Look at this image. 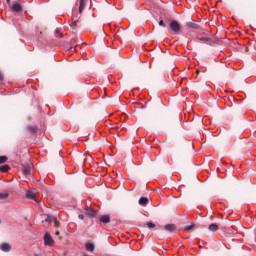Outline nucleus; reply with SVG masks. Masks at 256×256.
Instances as JSON below:
<instances>
[{
  "label": "nucleus",
  "mask_w": 256,
  "mask_h": 256,
  "mask_svg": "<svg viewBox=\"0 0 256 256\" xmlns=\"http://www.w3.org/2000/svg\"><path fill=\"white\" fill-rule=\"evenodd\" d=\"M170 33H172V35L181 33V25L176 20L170 22Z\"/></svg>",
  "instance_id": "nucleus-1"
},
{
  "label": "nucleus",
  "mask_w": 256,
  "mask_h": 256,
  "mask_svg": "<svg viewBox=\"0 0 256 256\" xmlns=\"http://www.w3.org/2000/svg\"><path fill=\"white\" fill-rule=\"evenodd\" d=\"M54 243H55V241L51 237V234L46 232L44 235V245H47L48 247H53Z\"/></svg>",
  "instance_id": "nucleus-2"
},
{
  "label": "nucleus",
  "mask_w": 256,
  "mask_h": 256,
  "mask_svg": "<svg viewBox=\"0 0 256 256\" xmlns=\"http://www.w3.org/2000/svg\"><path fill=\"white\" fill-rule=\"evenodd\" d=\"M45 221L46 223H54L56 227L59 224V222L57 221V217L50 214L46 215Z\"/></svg>",
  "instance_id": "nucleus-3"
},
{
  "label": "nucleus",
  "mask_w": 256,
  "mask_h": 256,
  "mask_svg": "<svg viewBox=\"0 0 256 256\" xmlns=\"http://www.w3.org/2000/svg\"><path fill=\"white\" fill-rule=\"evenodd\" d=\"M12 11L14 13H21L23 11V7H21V4L15 3L12 5Z\"/></svg>",
  "instance_id": "nucleus-4"
},
{
  "label": "nucleus",
  "mask_w": 256,
  "mask_h": 256,
  "mask_svg": "<svg viewBox=\"0 0 256 256\" xmlns=\"http://www.w3.org/2000/svg\"><path fill=\"white\" fill-rule=\"evenodd\" d=\"M99 221L101 223L107 224V223H111V218L109 217V215H102L100 216Z\"/></svg>",
  "instance_id": "nucleus-5"
},
{
  "label": "nucleus",
  "mask_w": 256,
  "mask_h": 256,
  "mask_svg": "<svg viewBox=\"0 0 256 256\" xmlns=\"http://www.w3.org/2000/svg\"><path fill=\"white\" fill-rule=\"evenodd\" d=\"M149 204V198L147 197H141L139 199V205H141L142 207H146V205Z\"/></svg>",
  "instance_id": "nucleus-6"
},
{
  "label": "nucleus",
  "mask_w": 256,
  "mask_h": 256,
  "mask_svg": "<svg viewBox=\"0 0 256 256\" xmlns=\"http://www.w3.org/2000/svg\"><path fill=\"white\" fill-rule=\"evenodd\" d=\"M23 175H31V165H26L22 169Z\"/></svg>",
  "instance_id": "nucleus-7"
},
{
  "label": "nucleus",
  "mask_w": 256,
  "mask_h": 256,
  "mask_svg": "<svg viewBox=\"0 0 256 256\" xmlns=\"http://www.w3.org/2000/svg\"><path fill=\"white\" fill-rule=\"evenodd\" d=\"M1 251H4L5 253L11 251V245L7 244V243H3L0 246Z\"/></svg>",
  "instance_id": "nucleus-8"
},
{
  "label": "nucleus",
  "mask_w": 256,
  "mask_h": 256,
  "mask_svg": "<svg viewBox=\"0 0 256 256\" xmlns=\"http://www.w3.org/2000/svg\"><path fill=\"white\" fill-rule=\"evenodd\" d=\"M86 250L93 253V251H95V244L91 242L86 243Z\"/></svg>",
  "instance_id": "nucleus-9"
},
{
  "label": "nucleus",
  "mask_w": 256,
  "mask_h": 256,
  "mask_svg": "<svg viewBox=\"0 0 256 256\" xmlns=\"http://www.w3.org/2000/svg\"><path fill=\"white\" fill-rule=\"evenodd\" d=\"M86 215H87V217H97V211H95L93 209H88L86 211Z\"/></svg>",
  "instance_id": "nucleus-10"
},
{
  "label": "nucleus",
  "mask_w": 256,
  "mask_h": 256,
  "mask_svg": "<svg viewBox=\"0 0 256 256\" xmlns=\"http://www.w3.org/2000/svg\"><path fill=\"white\" fill-rule=\"evenodd\" d=\"M166 231H170V233H174L175 229H177V227L175 226V224H168L165 226Z\"/></svg>",
  "instance_id": "nucleus-11"
},
{
  "label": "nucleus",
  "mask_w": 256,
  "mask_h": 256,
  "mask_svg": "<svg viewBox=\"0 0 256 256\" xmlns=\"http://www.w3.org/2000/svg\"><path fill=\"white\" fill-rule=\"evenodd\" d=\"M199 41H201L202 43H206V45L211 44V38H209V37H201V38H199Z\"/></svg>",
  "instance_id": "nucleus-12"
},
{
  "label": "nucleus",
  "mask_w": 256,
  "mask_h": 256,
  "mask_svg": "<svg viewBox=\"0 0 256 256\" xmlns=\"http://www.w3.org/2000/svg\"><path fill=\"white\" fill-rule=\"evenodd\" d=\"M208 229L209 231H212L213 233H215V231H219V226H217L216 224H210Z\"/></svg>",
  "instance_id": "nucleus-13"
},
{
  "label": "nucleus",
  "mask_w": 256,
  "mask_h": 256,
  "mask_svg": "<svg viewBox=\"0 0 256 256\" xmlns=\"http://www.w3.org/2000/svg\"><path fill=\"white\" fill-rule=\"evenodd\" d=\"M83 9H85V0H80L79 13H83Z\"/></svg>",
  "instance_id": "nucleus-14"
},
{
  "label": "nucleus",
  "mask_w": 256,
  "mask_h": 256,
  "mask_svg": "<svg viewBox=\"0 0 256 256\" xmlns=\"http://www.w3.org/2000/svg\"><path fill=\"white\" fill-rule=\"evenodd\" d=\"M26 198H27V199H35V193L32 192V191H28V192L26 193Z\"/></svg>",
  "instance_id": "nucleus-15"
},
{
  "label": "nucleus",
  "mask_w": 256,
  "mask_h": 256,
  "mask_svg": "<svg viewBox=\"0 0 256 256\" xmlns=\"http://www.w3.org/2000/svg\"><path fill=\"white\" fill-rule=\"evenodd\" d=\"M188 27H190L191 29H199V24L193 23V22H189L188 23Z\"/></svg>",
  "instance_id": "nucleus-16"
},
{
  "label": "nucleus",
  "mask_w": 256,
  "mask_h": 256,
  "mask_svg": "<svg viewBox=\"0 0 256 256\" xmlns=\"http://www.w3.org/2000/svg\"><path fill=\"white\" fill-rule=\"evenodd\" d=\"M1 173H7L9 171V165H4L0 167Z\"/></svg>",
  "instance_id": "nucleus-17"
},
{
  "label": "nucleus",
  "mask_w": 256,
  "mask_h": 256,
  "mask_svg": "<svg viewBox=\"0 0 256 256\" xmlns=\"http://www.w3.org/2000/svg\"><path fill=\"white\" fill-rule=\"evenodd\" d=\"M27 129L30 133H37V127L35 126H28Z\"/></svg>",
  "instance_id": "nucleus-18"
},
{
  "label": "nucleus",
  "mask_w": 256,
  "mask_h": 256,
  "mask_svg": "<svg viewBox=\"0 0 256 256\" xmlns=\"http://www.w3.org/2000/svg\"><path fill=\"white\" fill-rule=\"evenodd\" d=\"M7 156H0V165H3V163H6Z\"/></svg>",
  "instance_id": "nucleus-19"
},
{
  "label": "nucleus",
  "mask_w": 256,
  "mask_h": 256,
  "mask_svg": "<svg viewBox=\"0 0 256 256\" xmlns=\"http://www.w3.org/2000/svg\"><path fill=\"white\" fill-rule=\"evenodd\" d=\"M195 226L193 225H189V226H185L184 230L191 232L192 229H194Z\"/></svg>",
  "instance_id": "nucleus-20"
},
{
  "label": "nucleus",
  "mask_w": 256,
  "mask_h": 256,
  "mask_svg": "<svg viewBox=\"0 0 256 256\" xmlns=\"http://www.w3.org/2000/svg\"><path fill=\"white\" fill-rule=\"evenodd\" d=\"M9 197V194L7 193H0V199H7Z\"/></svg>",
  "instance_id": "nucleus-21"
},
{
  "label": "nucleus",
  "mask_w": 256,
  "mask_h": 256,
  "mask_svg": "<svg viewBox=\"0 0 256 256\" xmlns=\"http://www.w3.org/2000/svg\"><path fill=\"white\" fill-rule=\"evenodd\" d=\"M71 27H72L73 29H75V27H77V20L72 19V25H71Z\"/></svg>",
  "instance_id": "nucleus-22"
},
{
  "label": "nucleus",
  "mask_w": 256,
  "mask_h": 256,
  "mask_svg": "<svg viewBox=\"0 0 256 256\" xmlns=\"http://www.w3.org/2000/svg\"><path fill=\"white\" fill-rule=\"evenodd\" d=\"M146 225L149 229H153V227H155V224L152 222H148Z\"/></svg>",
  "instance_id": "nucleus-23"
},
{
  "label": "nucleus",
  "mask_w": 256,
  "mask_h": 256,
  "mask_svg": "<svg viewBox=\"0 0 256 256\" xmlns=\"http://www.w3.org/2000/svg\"><path fill=\"white\" fill-rule=\"evenodd\" d=\"M159 25H160V27H167V25L165 24V22L163 20H160Z\"/></svg>",
  "instance_id": "nucleus-24"
},
{
  "label": "nucleus",
  "mask_w": 256,
  "mask_h": 256,
  "mask_svg": "<svg viewBox=\"0 0 256 256\" xmlns=\"http://www.w3.org/2000/svg\"><path fill=\"white\" fill-rule=\"evenodd\" d=\"M78 218L81 219V221H83V219H85V216H83V214H79Z\"/></svg>",
  "instance_id": "nucleus-25"
},
{
  "label": "nucleus",
  "mask_w": 256,
  "mask_h": 256,
  "mask_svg": "<svg viewBox=\"0 0 256 256\" xmlns=\"http://www.w3.org/2000/svg\"><path fill=\"white\" fill-rule=\"evenodd\" d=\"M0 81H3V74L0 73Z\"/></svg>",
  "instance_id": "nucleus-26"
},
{
  "label": "nucleus",
  "mask_w": 256,
  "mask_h": 256,
  "mask_svg": "<svg viewBox=\"0 0 256 256\" xmlns=\"http://www.w3.org/2000/svg\"><path fill=\"white\" fill-rule=\"evenodd\" d=\"M7 3H11V0H6Z\"/></svg>",
  "instance_id": "nucleus-27"
},
{
  "label": "nucleus",
  "mask_w": 256,
  "mask_h": 256,
  "mask_svg": "<svg viewBox=\"0 0 256 256\" xmlns=\"http://www.w3.org/2000/svg\"><path fill=\"white\" fill-rule=\"evenodd\" d=\"M56 235H59V232H56Z\"/></svg>",
  "instance_id": "nucleus-28"
},
{
  "label": "nucleus",
  "mask_w": 256,
  "mask_h": 256,
  "mask_svg": "<svg viewBox=\"0 0 256 256\" xmlns=\"http://www.w3.org/2000/svg\"><path fill=\"white\" fill-rule=\"evenodd\" d=\"M36 256H39V254H36Z\"/></svg>",
  "instance_id": "nucleus-29"
}]
</instances>
